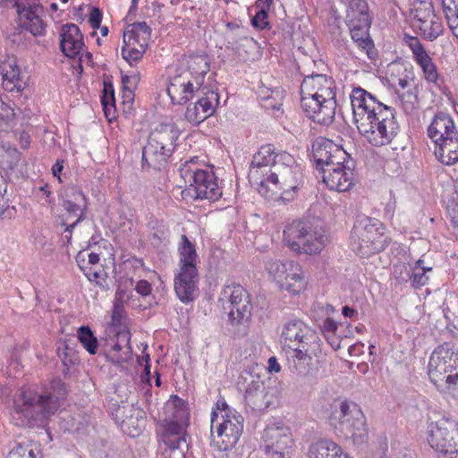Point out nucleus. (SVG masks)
Returning a JSON list of instances; mask_svg holds the SVG:
<instances>
[{"mask_svg": "<svg viewBox=\"0 0 458 458\" xmlns=\"http://www.w3.org/2000/svg\"><path fill=\"white\" fill-rule=\"evenodd\" d=\"M78 339L90 354L97 353L98 341L89 326H82L78 329Z\"/></svg>", "mask_w": 458, "mask_h": 458, "instance_id": "37", "label": "nucleus"}, {"mask_svg": "<svg viewBox=\"0 0 458 458\" xmlns=\"http://www.w3.org/2000/svg\"><path fill=\"white\" fill-rule=\"evenodd\" d=\"M256 4L259 10L251 19L252 26L259 30L269 29L270 25L267 21V12L270 10L272 5H267V4L259 2H256Z\"/></svg>", "mask_w": 458, "mask_h": 458, "instance_id": "42", "label": "nucleus"}, {"mask_svg": "<svg viewBox=\"0 0 458 458\" xmlns=\"http://www.w3.org/2000/svg\"><path fill=\"white\" fill-rule=\"evenodd\" d=\"M428 374L441 392L458 388V349L448 343L437 346L429 357Z\"/></svg>", "mask_w": 458, "mask_h": 458, "instance_id": "6", "label": "nucleus"}, {"mask_svg": "<svg viewBox=\"0 0 458 458\" xmlns=\"http://www.w3.org/2000/svg\"><path fill=\"white\" fill-rule=\"evenodd\" d=\"M411 16L412 26L427 40L434 41L444 31L443 21L436 14L433 4L429 0H414Z\"/></svg>", "mask_w": 458, "mask_h": 458, "instance_id": "17", "label": "nucleus"}, {"mask_svg": "<svg viewBox=\"0 0 458 458\" xmlns=\"http://www.w3.org/2000/svg\"><path fill=\"white\" fill-rule=\"evenodd\" d=\"M63 207L69 218L76 217L71 224V227H75L86 217L88 199L81 191L73 188L69 199L64 200Z\"/></svg>", "mask_w": 458, "mask_h": 458, "instance_id": "28", "label": "nucleus"}, {"mask_svg": "<svg viewBox=\"0 0 458 458\" xmlns=\"http://www.w3.org/2000/svg\"><path fill=\"white\" fill-rule=\"evenodd\" d=\"M355 161L349 160L345 166L323 168L322 178L327 188L332 191L344 192L354 185Z\"/></svg>", "mask_w": 458, "mask_h": 458, "instance_id": "21", "label": "nucleus"}, {"mask_svg": "<svg viewBox=\"0 0 458 458\" xmlns=\"http://www.w3.org/2000/svg\"><path fill=\"white\" fill-rule=\"evenodd\" d=\"M213 410H216L217 412L219 411L220 412V415H219V419L222 418L223 415H229V413L232 415H239V413L234 411V410H232L228 404L226 403V402L224 400V399H219L217 402H216V408H213Z\"/></svg>", "mask_w": 458, "mask_h": 458, "instance_id": "55", "label": "nucleus"}, {"mask_svg": "<svg viewBox=\"0 0 458 458\" xmlns=\"http://www.w3.org/2000/svg\"><path fill=\"white\" fill-rule=\"evenodd\" d=\"M180 271L174 278V291L177 297L183 303H189L196 298L198 290L199 274L196 267L197 252L195 246L185 236H182L179 247Z\"/></svg>", "mask_w": 458, "mask_h": 458, "instance_id": "10", "label": "nucleus"}, {"mask_svg": "<svg viewBox=\"0 0 458 458\" xmlns=\"http://www.w3.org/2000/svg\"><path fill=\"white\" fill-rule=\"evenodd\" d=\"M331 145H335L332 140L325 138H318L312 144L313 157L317 168L323 173V168H327L333 152Z\"/></svg>", "mask_w": 458, "mask_h": 458, "instance_id": "33", "label": "nucleus"}, {"mask_svg": "<svg viewBox=\"0 0 458 458\" xmlns=\"http://www.w3.org/2000/svg\"><path fill=\"white\" fill-rule=\"evenodd\" d=\"M347 3V22L371 21V18L369 14V6L365 0H350Z\"/></svg>", "mask_w": 458, "mask_h": 458, "instance_id": "35", "label": "nucleus"}, {"mask_svg": "<svg viewBox=\"0 0 458 458\" xmlns=\"http://www.w3.org/2000/svg\"><path fill=\"white\" fill-rule=\"evenodd\" d=\"M218 302L227 313V321L232 327L245 326L250 322L253 309L250 295L241 284L225 285Z\"/></svg>", "mask_w": 458, "mask_h": 458, "instance_id": "12", "label": "nucleus"}, {"mask_svg": "<svg viewBox=\"0 0 458 458\" xmlns=\"http://www.w3.org/2000/svg\"><path fill=\"white\" fill-rule=\"evenodd\" d=\"M411 278L410 281H411V285L415 288L425 285L428 280V277L426 276L423 270H417L413 269L412 267L411 271Z\"/></svg>", "mask_w": 458, "mask_h": 458, "instance_id": "52", "label": "nucleus"}, {"mask_svg": "<svg viewBox=\"0 0 458 458\" xmlns=\"http://www.w3.org/2000/svg\"><path fill=\"white\" fill-rule=\"evenodd\" d=\"M67 394L65 384L55 378L51 382V391H39L37 387L23 386L14 397L11 412L12 423L20 428H31L43 424L60 407V401Z\"/></svg>", "mask_w": 458, "mask_h": 458, "instance_id": "4", "label": "nucleus"}, {"mask_svg": "<svg viewBox=\"0 0 458 458\" xmlns=\"http://www.w3.org/2000/svg\"><path fill=\"white\" fill-rule=\"evenodd\" d=\"M381 223L366 216H358L352 230V250L360 257H369L382 250Z\"/></svg>", "mask_w": 458, "mask_h": 458, "instance_id": "13", "label": "nucleus"}, {"mask_svg": "<svg viewBox=\"0 0 458 458\" xmlns=\"http://www.w3.org/2000/svg\"><path fill=\"white\" fill-rule=\"evenodd\" d=\"M243 430V418L239 415H223L216 410L211 412L212 443L220 450L227 451L235 446Z\"/></svg>", "mask_w": 458, "mask_h": 458, "instance_id": "14", "label": "nucleus"}, {"mask_svg": "<svg viewBox=\"0 0 458 458\" xmlns=\"http://www.w3.org/2000/svg\"><path fill=\"white\" fill-rule=\"evenodd\" d=\"M131 334L127 330H122L116 335V341L107 353L108 359L113 363H125L131 359L132 348L130 344Z\"/></svg>", "mask_w": 458, "mask_h": 458, "instance_id": "29", "label": "nucleus"}, {"mask_svg": "<svg viewBox=\"0 0 458 458\" xmlns=\"http://www.w3.org/2000/svg\"><path fill=\"white\" fill-rule=\"evenodd\" d=\"M102 21V13L100 10L97 7H93L89 13V22L93 29H98L100 27Z\"/></svg>", "mask_w": 458, "mask_h": 458, "instance_id": "56", "label": "nucleus"}, {"mask_svg": "<svg viewBox=\"0 0 458 458\" xmlns=\"http://www.w3.org/2000/svg\"><path fill=\"white\" fill-rule=\"evenodd\" d=\"M245 31H247L246 28L240 26L237 23L230 21L226 24V31L225 32V37H226L227 35H234L241 38V33Z\"/></svg>", "mask_w": 458, "mask_h": 458, "instance_id": "57", "label": "nucleus"}, {"mask_svg": "<svg viewBox=\"0 0 458 458\" xmlns=\"http://www.w3.org/2000/svg\"><path fill=\"white\" fill-rule=\"evenodd\" d=\"M179 135L174 123H162L151 131L142 149V167L161 170L174 150Z\"/></svg>", "mask_w": 458, "mask_h": 458, "instance_id": "8", "label": "nucleus"}, {"mask_svg": "<svg viewBox=\"0 0 458 458\" xmlns=\"http://www.w3.org/2000/svg\"><path fill=\"white\" fill-rule=\"evenodd\" d=\"M266 269L281 288L293 294L300 293L306 287L302 268L294 261L270 259L266 263Z\"/></svg>", "mask_w": 458, "mask_h": 458, "instance_id": "18", "label": "nucleus"}, {"mask_svg": "<svg viewBox=\"0 0 458 458\" xmlns=\"http://www.w3.org/2000/svg\"><path fill=\"white\" fill-rule=\"evenodd\" d=\"M135 291L143 298H149L148 306L157 305L158 301L152 295V285L147 280H139L135 284Z\"/></svg>", "mask_w": 458, "mask_h": 458, "instance_id": "45", "label": "nucleus"}, {"mask_svg": "<svg viewBox=\"0 0 458 458\" xmlns=\"http://www.w3.org/2000/svg\"><path fill=\"white\" fill-rule=\"evenodd\" d=\"M237 387L244 392L245 402L252 410L263 411L274 404L273 389L265 386L254 369L249 368L241 373Z\"/></svg>", "mask_w": 458, "mask_h": 458, "instance_id": "15", "label": "nucleus"}, {"mask_svg": "<svg viewBox=\"0 0 458 458\" xmlns=\"http://www.w3.org/2000/svg\"><path fill=\"white\" fill-rule=\"evenodd\" d=\"M187 420L174 419L167 424L165 435L181 436L184 435V424Z\"/></svg>", "mask_w": 458, "mask_h": 458, "instance_id": "50", "label": "nucleus"}, {"mask_svg": "<svg viewBox=\"0 0 458 458\" xmlns=\"http://www.w3.org/2000/svg\"><path fill=\"white\" fill-rule=\"evenodd\" d=\"M262 439L267 458H290L293 438L289 428L280 423L268 424Z\"/></svg>", "mask_w": 458, "mask_h": 458, "instance_id": "19", "label": "nucleus"}, {"mask_svg": "<svg viewBox=\"0 0 458 458\" xmlns=\"http://www.w3.org/2000/svg\"><path fill=\"white\" fill-rule=\"evenodd\" d=\"M179 173L185 183L182 195L194 199L217 200L222 196V191L217 185L216 178L212 171L199 168L192 158L186 161Z\"/></svg>", "mask_w": 458, "mask_h": 458, "instance_id": "9", "label": "nucleus"}, {"mask_svg": "<svg viewBox=\"0 0 458 458\" xmlns=\"http://www.w3.org/2000/svg\"><path fill=\"white\" fill-rule=\"evenodd\" d=\"M41 452L36 443H21L13 447L7 458H40Z\"/></svg>", "mask_w": 458, "mask_h": 458, "instance_id": "36", "label": "nucleus"}, {"mask_svg": "<svg viewBox=\"0 0 458 458\" xmlns=\"http://www.w3.org/2000/svg\"><path fill=\"white\" fill-rule=\"evenodd\" d=\"M435 144V155L442 164L451 165L458 162V133Z\"/></svg>", "mask_w": 458, "mask_h": 458, "instance_id": "31", "label": "nucleus"}, {"mask_svg": "<svg viewBox=\"0 0 458 458\" xmlns=\"http://www.w3.org/2000/svg\"><path fill=\"white\" fill-rule=\"evenodd\" d=\"M309 458H351L334 441L323 438L312 443L308 452Z\"/></svg>", "mask_w": 458, "mask_h": 458, "instance_id": "30", "label": "nucleus"}, {"mask_svg": "<svg viewBox=\"0 0 458 458\" xmlns=\"http://www.w3.org/2000/svg\"><path fill=\"white\" fill-rule=\"evenodd\" d=\"M63 169H64V160L57 159L56 162L52 166V174L55 177L58 178V181L60 182H62L60 174H61Z\"/></svg>", "mask_w": 458, "mask_h": 458, "instance_id": "62", "label": "nucleus"}, {"mask_svg": "<svg viewBox=\"0 0 458 458\" xmlns=\"http://www.w3.org/2000/svg\"><path fill=\"white\" fill-rule=\"evenodd\" d=\"M86 256V250L80 251L76 257V262L78 267L81 271H86V268H88L89 263L87 262Z\"/></svg>", "mask_w": 458, "mask_h": 458, "instance_id": "61", "label": "nucleus"}, {"mask_svg": "<svg viewBox=\"0 0 458 458\" xmlns=\"http://www.w3.org/2000/svg\"><path fill=\"white\" fill-rule=\"evenodd\" d=\"M411 267L410 265L401 264L394 267V277L399 283H407L411 278Z\"/></svg>", "mask_w": 458, "mask_h": 458, "instance_id": "51", "label": "nucleus"}, {"mask_svg": "<svg viewBox=\"0 0 458 458\" xmlns=\"http://www.w3.org/2000/svg\"><path fill=\"white\" fill-rule=\"evenodd\" d=\"M407 44L414 55L415 61L428 55L427 51L417 37H410L407 40Z\"/></svg>", "mask_w": 458, "mask_h": 458, "instance_id": "49", "label": "nucleus"}, {"mask_svg": "<svg viewBox=\"0 0 458 458\" xmlns=\"http://www.w3.org/2000/svg\"><path fill=\"white\" fill-rule=\"evenodd\" d=\"M301 106L313 122L329 124L335 114V82L325 74L306 76L301 85Z\"/></svg>", "mask_w": 458, "mask_h": 458, "instance_id": "5", "label": "nucleus"}, {"mask_svg": "<svg viewBox=\"0 0 458 458\" xmlns=\"http://www.w3.org/2000/svg\"><path fill=\"white\" fill-rule=\"evenodd\" d=\"M284 242L293 251L319 253L328 241L324 228L310 220H294L284 229Z\"/></svg>", "mask_w": 458, "mask_h": 458, "instance_id": "7", "label": "nucleus"}, {"mask_svg": "<svg viewBox=\"0 0 458 458\" xmlns=\"http://www.w3.org/2000/svg\"><path fill=\"white\" fill-rule=\"evenodd\" d=\"M320 348V343L310 346L294 347L293 350L291 369L299 376L309 377H313L315 369L312 368V356L317 355Z\"/></svg>", "mask_w": 458, "mask_h": 458, "instance_id": "22", "label": "nucleus"}, {"mask_svg": "<svg viewBox=\"0 0 458 458\" xmlns=\"http://www.w3.org/2000/svg\"><path fill=\"white\" fill-rule=\"evenodd\" d=\"M18 13L21 18H24L23 27L35 37H41L46 33V23L42 20L44 8L41 4H33L28 7L20 9Z\"/></svg>", "mask_w": 458, "mask_h": 458, "instance_id": "25", "label": "nucleus"}, {"mask_svg": "<svg viewBox=\"0 0 458 458\" xmlns=\"http://www.w3.org/2000/svg\"><path fill=\"white\" fill-rule=\"evenodd\" d=\"M453 35L458 38V17L447 22Z\"/></svg>", "mask_w": 458, "mask_h": 458, "instance_id": "64", "label": "nucleus"}, {"mask_svg": "<svg viewBox=\"0 0 458 458\" xmlns=\"http://www.w3.org/2000/svg\"><path fill=\"white\" fill-rule=\"evenodd\" d=\"M164 443L173 451L181 450L182 452L184 448H188L184 435L174 437L171 435H164Z\"/></svg>", "mask_w": 458, "mask_h": 458, "instance_id": "47", "label": "nucleus"}, {"mask_svg": "<svg viewBox=\"0 0 458 458\" xmlns=\"http://www.w3.org/2000/svg\"><path fill=\"white\" fill-rule=\"evenodd\" d=\"M457 133L458 131L454 120L449 114L443 112L435 115L428 128V135L435 143H438L450 136L454 137Z\"/></svg>", "mask_w": 458, "mask_h": 458, "instance_id": "27", "label": "nucleus"}, {"mask_svg": "<svg viewBox=\"0 0 458 458\" xmlns=\"http://www.w3.org/2000/svg\"><path fill=\"white\" fill-rule=\"evenodd\" d=\"M416 63L421 68L424 78L432 83H436L438 79V73L437 71V67L432 62L431 57L428 55H424L422 58H420L416 61Z\"/></svg>", "mask_w": 458, "mask_h": 458, "instance_id": "41", "label": "nucleus"}, {"mask_svg": "<svg viewBox=\"0 0 458 458\" xmlns=\"http://www.w3.org/2000/svg\"><path fill=\"white\" fill-rule=\"evenodd\" d=\"M60 37V48L65 56L74 58L81 54L84 43L83 36L77 25L73 23L63 25Z\"/></svg>", "mask_w": 458, "mask_h": 458, "instance_id": "23", "label": "nucleus"}, {"mask_svg": "<svg viewBox=\"0 0 458 458\" xmlns=\"http://www.w3.org/2000/svg\"><path fill=\"white\" fill-rule=\"evenodd\" d=\"M153 241L152 244H157L168 237V230L165 226L157 228L152 233Z\"/></svg>", "mask_w": 458, "mask_h": 458, "instance_id": "58", "label": "nucleus"}, {"mask_svg": "<svg viewBox=\"0 0 458 458\" xmlns=\"http://www.w3.org/2000/svg\"><path fill=\"white\" fill-rule=\"evenodd\" d=\"M3 84L9 91L20 92L24 88V82L20 76V68L15 60L8 61L2 65Z\"/></svg>", "mask_w": 458, "mask_h": 458, "instance_id": "32", "label": "nucleus"}, {"mask_svg": "<svg viewBox=\"0 0 458 458\" xmlns=\"http://www.w3.org/2000/svg\"><path fill=\"white\" fill-rule=\"evenodd\" d=\"M370 25L371 21H364L348 22L352 38L361 50L365 51L368 57L373 60L377 53L372 39L369 38V30Z\"/></svg>", "mask_w": 458, "mask_h": 458, "instance_id": "26", "label": "nucleus"}, {"mask_svg": "<svg viewBox=\"0 0 458 458\" xmlns=\"http://www.w3.org/2000/svg\"><path fill=\"white\" fill-rule=\"evenodd\" d=\"M249 179L259 186L261 196L284 203L296 199L303 185L301 166L286 151L276 152L271 144L262 146L253 156Z\"/></svg>", "mask_w": 458, "mask_h": 458, "instance_id": "2", "label": "nucleus"}, {"mask_svg": "<svg viewBox=\"0 0 458 458\" xmlns=\"http://www.w3.org/2000/svg\"><path fill=\"white\" fill-rule=\"evenodd\" d=\"M139 82V77L137 75L128 76L123 75L122 77V84L124 90V94H128V97L132 95V90Z\"/></svg>", "mask_w": 458, "mask_h": 458, "instance_id": "53", "label": "nucleus"}, {"mask_svg": "<svg viewBox=\"0 0 458 458\" xmlns=\"http://www.w3.org/2000/svg\"><path fill=\"white\" fill-rule=\"evenodd\" d=\"M208 71L207 55H191L178 62L174 74L169 79L166 91L173 104L184 105L197 98L185 112V118L191 123L199 124L210 117L219 105L217 89L205 82Z\"/></svg>", "mask_w": 458, "mask_h": 458, "instance_id": "1", "label": "nucleus"}, {"mask_svg": "<svg viewBox=\"0 0 458 458\" xmlns=\"http://www.w3.org/2000/svg\"><path fill=\"white\" fill-rule=\"evenodd\" d=\"M111 413L117 424L128 428H140L144 422L143 411L133 404L123 402L115 408H111Z\"/></svg>", "mask_w": 458, "mask_h": 458, "instance_id": "24", "label": "nucleus"}, {"mask_svg": "<svg viewBox=\"0 0 458 458\" xmlns=\"http://www.w3.org/2000/svg\"><path fill=\"white\" fill-rule=\"evenodd\" d=\"M130 37L139 38L141 46H148V41L151 36V29L145 22H134L131 25V29L124 31Z\"/></svg>", "mask_w": 458, "mask_h": 458, "instance_id": "38", "label": "nucleus"}, {"mask_svg": "<svg viewBox=\"0 0 458 458\" xmlns=\"http://www.w3.org/2000/svg\"><path fill=\"white\" fill-rule=\"evenodd\" d=\"M399 99L402 105L403 111L406 114H411L416 108V105L418 102L417 94L409 89L407 92H403L399 95Z\"/></svg>", "mask_w": 458, "mask_h": 458, "instance_id": "46", "label": "nucleus"}, {"mask_svg": "<svg viewBox=\"0 0 458 458\" xmlns=\"http://www.w3.org/2000/svg\"><path fill=\"white\" fill-rule=\"evenodd\" d=\"M276 94V98H277V101L276 103H273V102H270V100L272 98H274L273 97L271 96H266V97H263V99L267 102L266 103V106L267 107H271L273 109H278L279 106H281V101H282V92L280 90H276V91H272V94Z\"/></svg>", "mask_w": 458, "mask_h": 458, "instance_id": "59", "label": "nucleus"}, {"mask_svg": "<svg viewBox=\"0 0 458 458\" xmlns=\"http://www.w3.org/2000/svg\"><path fill=\"white\" fill-rule=\"evenodd\" d=\"M333 152L329 161L327 168H335L337 166H345L349 160H353L351 156L342 148L336 144L331 145Z\"/></svg>", "mask_w": 458, "mask_h": 458, "instance_id": "43", "label": "nucleus"}, {"mask_svg": "<svg viewBox=\"0 0 458 458\" xmlns=\"http://www.w3.org/2000/svg\"><path fill=\"white\" fill-rule=\"evenodd\" d=\"M13 116V109L8 106L4 102L0 101V120L8 121Z\"/></svg>", "mask_w": 458, "mask_h": 458, "instance_id": "60", "label": "nucleus"}, {"mask_svg": "<svg viewBox=\"0 0 458 458\" xmlns=\"http://www.w3.org/2000/svg\"><path fill=\"white\" fill-rule=\"evenodd\" d=\"M101 103L106 118L111 119L110 116L114 114L115 109L114 90L111 83L105 82Z\"/></svg>", "mask_w": 458, "mask_h": 458, "instance_id": "40", "label": "nucleus"}, {"mask_svg": "<svg viewBox=\"0 0 458 458\" xmlns=\"http://www.w3.org/2000/svg\"><path fill=\"white\" fill-rule=\"evenodd\" d=\"M268 369L271 372H279L281 369L280 365L278 364L276 357H270L268 359Z\"/></svg>", "mask_w": 458, "mask_h": 458, "instance_id": "63", "label": "nucleus"}, {"mask_svg": "<svg viewBox=\"0 0 458 458\" xmlns=\"http://www.w3.org/2000/svg\"><path fill=\"white\" fill-rule=\"evenodd\" d=\"M280 341L292 350L321 342L316 331L296 318L288 319L283 325Z\"/></svg>", "mask_w": 458, "mask_h": 458, "instance_id": "20", "label": "nucleus"}, {"mask_svg": "<svg viewBox=\"0 0 458 458\" xmlns=\"http://www.w3.org/2000/svg\"><path fill=\"white\" fill-rule=\"evenodd\" d=\"M442 6L447 22L458 18V0H442Z\"/></svg>", "mask_w": 458, "mask_h": 458, "instance_id": "48", "label": "nucleus"}, {"mask_svg": "<svg viewBox=\"0 0 458 458\" xmlns=\"http://www.w3.org/2000/svg\"><path fill=\"white\" fill-rule=\"evenodd\" d=\"M148 46L133 47L130 44V39H126L125 45L122 47L121 54L123 58L131 66L133 63L140 61L146 52Z\"/></svg>", "mask_w": 458, "mask_h": 458, "instance_id": "39", "label": "nucleus"}, {"mask_svg": "<svg viewBox=\"0 0 458 458\" xmlns=\"http://www.w3.org/2000/svg\"><path fill=\"white\" fill-rule=\"evenodd\" d=\"M241 38L234 35H227L225 37V47L238 56L242 55V52L247 53L250 49L256 47V41L253 38L249 37L247 31L241 33Z\"/></svg>", "mask_w": 458, "mask_h": 458, "instance_id": "34", "label": "nucleus"}, {"mask_svg": "<svg viewBox=\"0 0 458 458\" xmlns=\"http://www.w3.org/2000/svg\"><path fill=\"white\" fill-rule=\"evenodd\" d=\"M172 406L174 411L173 412V418L180 420H188V411L186 403L178 396H174L173 399L168 403V407Z\"/></svg>", "mask_w": 458, "mask_h": 458, "instance_id": "44", "label": "nucleus"}, {"mask_svg": "<svg viewBox=\"0 0 458 458\" xmlns=\"http://www.w3.org/2000/svg\"><path fill=\"white\" fill-rule=\"evenodd\" d=\"M428 444L447 458H458V423L441 419L429 425Z\"/></svg>", "mask_w": 458, "mask_h": 458, "instance_id": "16", "label": "nucleus"}, {"mask_svg": "<svg viewBox=\"0 0 458 458\" xmlns=\"http://www.w3.org/2000/svg\"><path fill=\"white\" fill-rule=\"evenodd\" d=\"M337 327V323L330 318H326L320 326L321 331L325 336L335 335Z\"/></svg>", "mask_w": 458, "mask_h": 458, "instance_id": "54", "label": "nucleus"}, {"mask_svg": "<svg viewBox=\"0 0 458 458\" xmlns=\"http://www.w3.org/2000/svg\"><path fill=\"white\" fill-rule=\"evenodd\" d=\"M351 102L357 129L372 146L387 145L397 136L400 125L391 106L361 88L352 90Z\"/></svg>", "mask_w": 458, "mask_h": 458, "instance_id": "3", "label": "nucleus"}, {"mask_svg": "<svg viewBox=\"0 0 458 458\" xmlns=\"http://www.w3.org/2000/svg\"><path fill=\"white\" fill-rule=\"evenodd\" d=\"M330 424L357 445L364 443L368 438L365 416L355 403L341 402L332 411Z\"/></svg>", "mask_w": 458, "mask_h": 458, "instance_id": "11", "label": "nucleus"}]
</instances>
